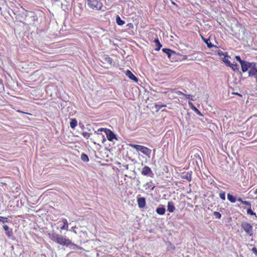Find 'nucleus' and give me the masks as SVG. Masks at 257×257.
<instances>
[{
    "mask_svg": "<svg viewBox=\"0 0 257 257\" xmlns=\"http://www.w3.org/2000/svg\"><path fill=\"white\" fill-rule=\"evenodd\" d=\"M98 132H104L106 136L108 141H112L113 139L117 140L116 135L113 132L106 128H100L98 130Z\"/></svg>",
    "mask_w": 257,
    "mask_h": 257,
    "instance_id": "obj_4",
    "label": "nucleus"
},
{
    "mask_svg": "<svg viewBox=\"0 0 257 257\" xmlns=\"http://www.w3.org/2000/svg\"><path fill=\"white\" fill-rule=\"evenodd\" d=\"M77 125V121L75 118L71 119L70 123V127L72 128H74Z\"/></svg>",
    "mask_w": 257,
    "mask_h": 257,
    "instance_id": "obj_25",
    "label": "nucleus"
},
{
    "mask_svg": "<svg viewBox=\"0 0 257 257\" xmlns=\"http://www.w3.org/2000/svg\"><path fill=\"white\" fill-rule=\"evenodd\" d=\"M130 146L139 151H141L143 147V146L135 144H130Z\"/></svg>",
    "mask_w": 257,
    "mask_h": 257,
    "instance_id": "obj_27",
    "label": "nucleus"
},
{
    "mask_svg": "<svg viewBox=\"0 0 257 257\" xmlns=\"http://www.w3.org/2000/svg\"><path fill=\"white\" fill-rule=\"evenodd\" d=\"M101 132L95 131L93 137L90 140L94 144L99 145V143H103L105 141L104 135L101 133Z\"/></svg>",
    "mask_w": 257,
    "mask_h": 257,
    "instance_id": "obj_2",
    "label": "nucleus"
},
{
    "mask_svg": "<svg viewBox=\"0 0 257 257\" xmlns=\"http://www.w3.org/2000/svg\"><path fill=\"white\" fill-rule=\"evenodd\" d=\"M236 200L241 202V203L242 204V202H243V200H242V198L241 197H239L237 199H236Z\"/></svg>",
    "mask_w": 257,
    "mask_h": 257,
    "instance_id": "obj_45",
    "label": "nucleus"
},
{
    "mask_svg": "<svg viewBox=\"0 0 257 257\" xmlns=\"http://www.w3.org/2000/svg\"><path fill=\"white\" fill-rule=\"evenodd\" d=\"M82 135L87 139H88V138L92 135V134L91 133H88L87 132H83L82 134Z\"/></svg>",
    "mask_w": 257,
    "mask_h": 257,
    "instance_id": "obj_32",
    "label": "nucleus"
},
{
    "mask_svg": "<svg viewBox=\"0 0 257 257\" xmlns=\"http://www.w3.org/2000/svg\"><path fill=\"white\" fill-rule=\"evenodd\" d=\"M175 210V207L173 202L169 201L167 205V210L169 212H173Z\"/></svg>",
    "mask_w": 257,
    "mask_h": 257,
    "instance_id": "obj_15",
    "label": "nucleus"
},
{
    "mask_svg": "<svg viewBox=\"0 0 257 257\" xmlns=\"http://www.w3.org/2000/svg\"><path fill=\"white\" fill-rule=\"evenodd\" d=\"M125 168H126V169H128V165H126Z\"/></svg>",
    "mask_w": 257,
    "mask_h": 257,
    "instance_id": "obj_53",
    "label": "nucleus"
},
{
    "mask_svg": "<svg viewBox=\"0 0 257 257\" xmlns=\"http://www.w3.org/2000/svg\"><path fill=\"white\" fill-rule=\"evenodd\" d=\"M218 55L219 56H221V55H224V54L223 52H218Z\"/></svg>",
    "mask_w": 257,
    "mask_h": 257,
    "instance_id": "obj_47",
    "label": "nucleus"
},
{
    "mask_svg": "<svg viewBox=\"0 0 257 257\" xmlns=\"http://www.w3.org/2000/svg\"><path fill=\"white\" fill-rule=\"evenodd\" d=\"M4 90V86L3 83V81L0 79V92Z\"/></svg>",
    "mask_w": 257,
    "mask_h": 257,
    "instance_id": "obj_36",
    "label": "nucleus"
},
{
    "mask_svg": "<svg viewBox=\"0 0 257 257\" xmlns=\"http://www.w3.org/2000/svg\"><path fill=\"white\" fill-rule=\"evenodd\" d=\"M70 239L65 238V237H63L62 235L59 236L58 241L57 242V243L63 245V246H68V244H69L70 243Z\"/></svg>",
    "mask_w": 257,
    "mask_h": 257,
    "instance_id": "obj_10",
    "label": "nucleus"
},
{
    "mask_svg": "<svg viewBox=\"0 0 257 257\" xmlns=\"http://www.w3.org/2000/svg\"><path fill=\"white\" fill-rule=\"evenodd\" d=\"M154 43L156 44L157 48L155 49L156 51H159L161 48L162 47V44L160 43L158 39H155L154 40Z\"/></svg>",
    "mask_w": 257,
    "mask_h": 257,
    "instance_id": "obj_22",
    "label": "nucleus"
},
{
    "mask_svg": "<svg viewBox=\"0 0 257 257\" xmlns=\"http://www.w3.org/2000/svg\"><path fill=\"white\" fill-rule=\"evenodd\" d=\"M141 174L143 175L149 176L152 178L154 177V174L153 172V171H152V170L151 169V168L147 166H145L143 168L142 172H141Z\"/></svg>",
    "mask_w": 257,
    "mask_h": 257,
    "instance_id": "obj_9",
    "label": "nucleus"
},
{
    "mask_svg": "<svg viewBox=\"0 0 257 257\" xmlns=\"http://www.w3.org/2000/svg\"><path fill=\"white\" fill-rule=\"evenodd\" d=\"M185 96H186V98L187 99L193 100V99H192V95H191L190 94H185Z\"/></svg>",
    "mask_w": 257,
    "mask_h": 257,
    "instance_id": "obj_40",
    "label": "nucleus"
},
{
    "mask_svg": "<svg viewBox=\"0 0 257 257\" xmlns=\"http://www.w3.org/2000/svg\"><path fill=\"white\" fill-rule=\"evenodd\" d=\"M233 94H234V95H238L240 97H242V95L238 92H232V93Z\"/></svg>",
    "mask_w": 257,
    "mask_h": 257,
    "instance_id": "obj_44",
    "label": "nucleus"
},
{
    "mask_svg": "<svg viewBox=\"0 0 257 257\" xmlns=\"http://www.w3.org/2000/svg\"><path fill=\"white\" fill-rule=\"evenodd\" d=\"M251 251L257 256V249L255 247L251 249Z\"/></svg>",
    "mask_w": 257,
    "mask_h": 257,
    "instance_id": "obj_41",
    "label": "nucleus"
},
{
    "mask_svg": "<svg viewBox=\"0 0 257 257\" xmlns=\"http://www.w3.org/2000/svg\"><path fill=\"white\" fill-rule=\"evenodd\" d=\"M235 58L236 60V61H237L240 64L242 72H246L247 66H249L250 62L246 61L245 60H241L239 56H236Z\"/></svg>",
    "mask_w": 257,
    "mask_h": 257,
    "instance_id": "obj_7",
    "label": "nucleus"
},
{
    "mask_svg": "<svg viewBox=\"0 0 257 257\" xmlns=\"http://www.w3.org/2000/svg\"><path fill=\"white\" fill-rule=\"evenodd\" d=\"M247 68V71H248V77L254 78L255 80V82H257V68L256 67V63L254 62H250Z\"/></svg>",
    "mask_w": 257,
    "mask_h": 257,
    "instance_id": "obj_1",
    "label": "nucleus"
},
{
    "mask_svg": "<svg viewBox=\"0 0 257 257\" xmlns=\"http://www.w3.org/2000/svg\"><path fill=\"white\" fill-rule=\"evenodd\" d=\"M197 156L199 158V159L201 160V158L199 157V155H198Z\"/></svg>",
    "mask_w": 257,
    "mask_h": 257,
    "instance_id": "obj_56",
    "label": "nucleus"
},
{
    "mask_svg": "<svg viewBox=\"0 0 257 257\" xmlns=\"http://www.w3.org/2000/svg\"><path fill=\"white\" fill-rule=\"evenodd\" d=\"M162 51L166 54L168 57L172 61H176L179 56L175 51L168 48H163Z\"/></svg>",
    "mask_w": 257,
    "mask_h": 257,
    "instance_id": "obj_5",
    "label": "nucleus"
},
{
    "mask_svg": "<svg viewBox=\"0 0 257 257\" xmlns=\"http://www.w3.org/2000/svg\"><path fill=\"white\" fill-rule=\"evenodd\" d=\"M126 27H128V28H133L134 25L132 23H128L126 25Z\"/></svg>",
    "mask_w": 257,
    "mask_h": 257,
    "instance_id": "obj_42",
    "label": "nucleus"
},
{
    "mask_svg": "<svg viewBox=\"0 0 257 257\" xmlns=\"http://www.w3.org/2000/svg\"><path fill=\"white\" fill-rule=\"evenodd\" d=\"M229 67H231L233 71L239 72L241 76H242L241 72L239 71V65L237 64H231Z\"/></svg>",
    "mask_w": 257,
    "mask_h": 257,
    "instance_id": "obj_20",
    "label": "nucleus"
},
{
    "mask_svg": "<svg viewBox=\"0 0 257 257\" xmlns=\"http://www.w3.org/2000/svg\"><path fill=\"white\" fill-rule=\"evenodd\" d=\"M10 220L6 217H1L0 216V222H2L3 223L6 222H9Z\"/></svg>",
    "mask_w": 257,
    "mask_h": 257,
    "instance_id": "obj_29",
    "label": "nucleus"
},
{
    "mask_svg": "<svg viewBox=\"0 0 257 257\" xmlns=\"http://www.w3.org/2000/svg\"><path fill=\"white\" fill-rule=\"evenodd\" d=\"M227 197L228 200L231 203H235L236 201V197L230 193L227 194Z\"/></svg>",
    "mask_w": 257,
    "mask_h": 257,
    "instance_id": "obj_23",
    "label": "nucleus"
},
{
    "mask_svg": "<svg viewBox=\"0 0 257 257\" xmlns=\"http://www.w3.org/2000/svg\"><path fill=\"white\" fill-rule=\"evenodd\" d=\"M49 238L53 240V241H55L56 242H57L58 238L60 236L59 234H58L56 233H49Z\"/></svg>",
    "mask_w": 257,
    "mask_h": 257,
    "instance_id": "obj_17",
    "label": "nucleus"
},
{
    "mask_svg": "<svg viewBox=\"0 0 257 257\" xmlns=\"http://www.w3.org/2000/svg\"><path fill=\"white\" fill-rule=\"evenodd\" d=\"M125 75L131 80L135 82H138V79L130 70H126Z\"/></svg>",
    "mask_w": 257,
    "mask_h": 257,
    "instance_id": "obj_13",
    "label": "nucleus"
},
{
    "mask_svg": "<svg viewBox=\"0 0 257 257\" xmlns=\"http://www.w3.org/2000/svg\"><path fill=\"white\" fill-rule=\"evenodd\" d=\"M202 39L209 48H211L213 47H215L214 45L211 44L209 39H205L203 37H202Z\"/></svg>",
    "mask_w": 257,
    "mask_h": 257,
    "instance_id": "obj_21",
    "label": "nucleus"
},
{
    "mask_svg": "<svg viewBox=\"0 0 257 257\" xmlns=\"http://www.w3.org/2000/svg\"><path fill=\"white\" fill-rule=\"evenodd\" d=\"M254 194H257V188L255 189V190L254 192Z\"/></svg>",
    "mask_w": 257,
    "mask_h": 257,
    "instance_id": "obj_52",
    "label": "nucleus"
},
{
    "mask_svg": "<svg viewBox=\"0 0 257 257\" xmlns=\"http://www.w3.org/2000/svg\"><path fill=\"white\" fill-rule=\"evenodd\" d=\"M101 62L103 63H106L109 65H111L113 62V60L111 58L109 57L108 55H104L101 58Z\"/></svg>",
    "mask_w": 257,
    "mask_h": 257,
    "instance_id": "obj_11",
    "label": "nucleus"
},
{
    "mask_svg": "<svg viewBox=\"0 0 257 257\" xmlns=\"http://www.w3.org/2000/svg\"><path fill=\"white\" fill-rule=\"evenodd\" d=\"M172 4H173V5H176V4H175L174 2H172Z\"/></svg>",
    "mask_w": 257,
    "mask_h": 257,
    "instance_id": "obj_57",
    "label": "nucleus"
},
{
    "mask_svg": "<svg viewBox=\"0 0 257 257\" xmlns=\"http://www.w3.org/2000/svg\"><path fill=\"white\" fill-rule=\"evenodd\" d=\"M65 226H66V225H64L63 226H62V227H61V229H64L66 228H65Z\"/></svg>",
    "mask_w": 257,
    "mask_h": 257,
    "instance_id": "obj_51",
    "label": "nucleus"
},
{
    "mask_svg": "<svg viewBox=\"0 0 257 257\" xmlns=\"http://www.w3.org/2000/svg\"><path fill=\"white\" fill-rule=\"evenodd\" d=\"M6 234L9 237H12L13 235V232L12 229H9L6 231Z\"/></svg>",
    "mask_w": 257,
    "mask_h": 257,
    "instance_id": "obj_30",
    "label": "nucleus"
},
{
    "mask_svg": "<svg viewBox=\"0 0 257 257\" xmlns=\"http://www.w3.org/2000/svg\"><path fill=\"white\" fill-rule=\"evenodd\" d=\"M81 159L83 161V162H88L89 161V158H88V156L84 154V153H82L81 155Z\"/></svg>",
    "mask_w": 257,
    "mask_h": 257,
    "instance_id": "obj_26",
    "label": "nucleus"
},
{
    "mask_svg": "<svg viewBox=\"0 0 257 257\" xmlns=\"http://www.w3.org/2000/svg\"><path fill=\"white\" fill-rule=\"evenodd\" d=\"M191 174L192 172H188L186 174H183L181 178L184 179H186L188 180V181L190 182L192 180L191 178Z\"/></svg>",
    "mask_w": 257,
    "mask_h": 257,
    "instance_id": "obj_19",
    "label": "nucleus"
},
{
    "mask_svg": "<svg viewBox=\"0 0 257 257\" xmlns=\"http://www.w3.org/2000/svg\"><path fill=\"white\" fill-rule=\"evenodd\" d=\"M151 183H152V181H150L149 182L147 183L146 184V185L148 186V188H150L151 190H153L154 189L155 186H153V187H152L151 185H150Z\"/></svg>",
    "mask_w": 257,
    "mask_h": 257,
    "instance_id": "obj_37",
    "label": "nucleus"
},
{
    "mask_svg": "<svg viewBox=\"0 0 257 257\" xmlns=\"http://www.w3.org/2000/svg\"><path fill=\"white\" fill-rule=\"evenodd\" d=\"M170 245H171V247H170L171 248H172V249H174L175 248L174 245L173 244H170Z\"/></svg>",
    "mask_w": 257,
    "mask_h": 257,
    "instance_id": "obj_48",
    "label": "nucleus"
},
{
    "mask_svg": "<svg viewBox=\"0 0 257 257\" xmlns=\"http://www.w3.org/2000/svg\"><path fill=\"white\" fill-rule=\"evenodd\" d=\"M228 56L226 55H224V59H223V61L224 62V63L228 66L229 67V66L231 65V62L230 61H229L227 59H226V58H228Z\"/></svg>",
    "mask_w": 257,
    "mask_h": 257,
    "instance_id": "obj_28",
    "label": "nucleus"
},
{
    "mask_svg": "<svg viewBox=\"0 0 257 257\" xmlns=\"http://www.w3.org/2000/svg\"><path fill=\"white\" fill-rule=\"evenodd\" d=\"M251 215L254 216L255 219L257 218V215L255 212H254V214H251Z\"/></svg>",
    "mask_w": 257,
    "mask_h": 257,
    "instance_id": "obj_50",
    "label": "nucleus"
},
{
    "mask_svg": "<svg viewBox=\"0 0 257 257\" xmlns=\"http://www.w3.org/2000/svg\"><path fill=\"white\" fill-rule=\"evenodd\" d=\"M140 181H139V180H138V181L137 185H139V183H140Z\"/></svg>",
    "mask_w": 257,
    "mask_h": 257,
    "instance_id": "obj_55",
    "label": "nucleus"
},
{
    "mask_svg": "<svg viewBox=\"0 0 257 257\" xmlns=\"http://www.w3.org/2000/svg\"><path fill=\"white\" fill-rule=\"evenodd\" d=\"M165 211H166V209H165V207L162 205H160V206L158 207L156 209V212L159 215L164 214L165 213Z\"/></svg>",
    "mask_w": 257,
    "mask_h": 257,
    "instance_id": "obj_16",
    "label": "nucleus"
},
{
    "mask_svg": "<svg viewBox=\"0 0 257 257\" xmlns=\"http://www.w3.org/2000/svg\"><path fill=\"white\" fill-rule=\"evenodd\" d=\"M115 20L117 24L119 26H122L125 23L124 21L122 20L118 15L116 16Z\"/></svg>",
    "mask_w": 257,
    "mask_h": 257,
    "instance_id": "obj_24",
    "label": "nucleus"
},
{
    "mask_svg": "<svg viewBox=\"0 0 257 257\" xmlns=\"http://www.w3.org/2000/svg\"><path fill=\"white\" fill-rule=\"evenodd\" d=\"M138 206L140 208H144L146 204V198L145 197H139L137 199Z\"/></svg>",
    "mask_w": 257,
    "mask_h": 257,
    "instance_id": "obj_12",
    "label": "nucleus"
},
{
    "mask_svg": "<svg viewBox=\"0 0 257 257\" xmlns=\"http://www.w3.org/2000/svg\"><path fill=\"white\" fill-rule=\"evenodd\" d=\"M220 198L224 200L225 199V192L224 191H222L219 193Z\"/></svg>",
    "mask_w": 257,
    "mask_h": 257,
    "instance_id": "obj_33",
    "label": "nucleus"
},
{
    "mask_svg": "<svg viewBox=\"0 0 257 257\" xmlns=\"http://www.w3.org/2000/svg\"><path fill=\"white\" fill-rule=\"evenodd\" d=\"M64 225H66V227L68 228V224L67 221L66 219L64 221Z\"/></svg>",
    "mask_w": 257,
    "mask_h": 257,
    "instance_id": "obj_46",
    "label": "nucleus"
},
{
    "mask_svg": "<svg viewBox=\"0 0 257 257\" xmlns=\"http://www.w3.org/2000/svg\"><path fill=\"white\" fill-rule=\"evenodd\" d=\"M192 109L199 115L202 116V114L201 112L194 106H192Z\"/></svg>",
    "mask_w": 257,
    "mask_h": 257,
    "instance_id": "obj_34",
    "label": "nucleus"
},
{
    "mask_svg": "<svg viewBox=\"0 0 257 257\" xmlns=\"http://www.w3.org/2000/svg\"><path fill=\"white\" fill-rule=\"evenodd\" d=\"M247 213L250 215H251V214H254V212L252 210L251 207L247 208Z\"/></svg>",
    "mask_w": 257,
    "mask_h": 257,
    "instance_id": "obj_35",
    "label": "nucleus"
},
{
    "mask_svg": "<svg viewBox=\"0 0 257 257\" xmlns=\"http://www.w3.org/2000/svg\"><path fill=\"white\" fill-rule=\"evenodd\" d=\"M70 243L68 244V246H69L70 248L71 249L73 250H76V249H82V247L79 246L78 245H76V244L73 243L70 240Z\"/></svg>",
    "mask_w": 257,
    "mask_h": 257,
    "instance_id": "obj_18",
    "label": "nucleus"
},
{
    "mask_svg": "<svg viewBox=\"0 0 257 257\" xmlns=\"http://www.w3.org/2000/svg\"><path fill=\"white\" fill-rule=\"evenodd\" d=\"M213 215L218 219H220L221 217V214L217 211H214L213 212Z\"/></svg>",
    "mask_w": 257,
    "mask_h": 257,
    "instance_id": "obj_31",
    "label": "nucleus"
},
{
    "mask_svg": "<svg viewBox=\"0 0 257 257\" xmlns=\"http://www.w3.org/2000/svg\"><path fill=\"white\" fill-rule=\"evenodd\" d=\"M240 226L242 229L249 236L253 235V228L252 225L246 222H242L241 223Z\"/></svg>",
    "mask_w": 257,
    "mask_h": 257,
    "instance_id": "obj_6",
    "label": "nucleus"
},
{
    "mask_svg": "<svg viewBox=\"0 0 257 257\" xmlns=\"http://www.w3.org/2000/svg\"><path fill=\"white\" fill-rule=\"evenodd\" d=\"M140 152L141 153H142L143 154H144L148 157H150V155L152 151L150 149H149L146 147L143 146Z\"/></svg>",
    "mask_w": 257,
    "mask_h": 257,
    "instance_id": "obj_14",
    "label": "nucleus"
},
{
    "mask_svg": "<svg viewBox=\"0 0 257 257\" xmlns=\"http://www.w3.org/2000/svg\"><path fill=\"white\" fill-rule=\"evenodd\" d=\"M166 105H160V104H156V108L157 109V110L160 109L161 108L163 107H165Z\"/></svg>",
    "mask_w": 257,
    "mask_h": 257,
    "instance_id": "obj_39",
    "label": "nucleus"
},
{
    "mask_svg": "<svg viewBox=\"0 0 257 257\" xmlns=\"http://www.w3.org/2000/svg\"><path fill=\"white\" fill-rule=\"evenodd\" d=\"M3 228L5 231H8L10 229L9 227L7 225H4L3 226Z\"/></svg>",
    "mask_w": 257,
    "mask_h": 257,
    "instance_id": "obj_43",
    "label": "nucleus"
},
{
    "mask_svg": "<svg viewBox=\"0 0 257 257\" xmlns=\"http://www.w3.org/2000/svg\"><path fill=\"white\" fill-rule=\"evenodd\" d=\"M242 204H244L245 205H249V207H251V204L250 202L249 201H243V202H242Z\"/></svg>",
    "mask_w": 257,
    "mask_h": 257,
    "instance_id": "obj_38",
    "label": "nucleus"
},
{
    "mask_svg": "<svg viewBox=\"0 0 257 257\" xmlns=\"http://www.w3.org/2000/svg\"><path fill=\"white\" fill-rule=\"evenodd\" d=\"M88 5L92 9L100 10L102 6L101 3L97 0H87Z\"/></svg>",
    "mask_w": 257,
    "mask_h": 257,
    "instance_id": "obj_8",
    "label": "nucleus"
},
{
    "mask_svg": "<svg viewBox=\"0 0 257 257\" xmlns=\"http://www.w3.org/2000/svg\"><path fill=\"white\" fill-rule=\"evenodd\" d=\"M178 94H181V95H185V94L184 93H183V92H181V91H179L178 92Z\"/></svg>",
    "mask_w": 257,
    "mask_h": 257,
    "instance_id": "obj_49",
    "label": "nucleus"
},
{
    "mask_svg": "<svg viewBox=\"0 0 257 257\" xmlns=\"http://www.w3.org/2000/svg\"><path fill=\"white\" fill-rule=\"evenodd\" d=\"M140 181H139V180H138V181L137 185H139V183H140Z\"/></svg>",
    "mask_w": 257,
    "mask_h": 257,
    "instance_id": "obj_54",
    "label": "nucleus"
},
{
    "mask_svg": "<svg viewBox=\"0 0 257 257\" xmlns=\"http://www.w3.org/2000/svg\"><path fill=\"white\" fill-rule=\"evenodd\" d=\"M38 20V17L33 12H28L26 15L25 20L29 25L34 24L35 22Z\"/></svg>",
    "mask_w": 257,
    "mask_h": 257,
    "instance_id": "obj_3",
    "label": "nucleus"
}]
</instances>
